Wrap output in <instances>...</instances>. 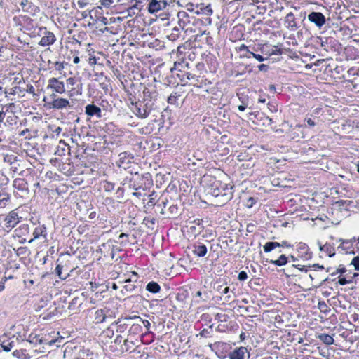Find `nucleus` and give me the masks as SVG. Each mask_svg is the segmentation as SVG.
Masks as SVG:
<instances>
[{
	"label": "nucleus",
	"mask_w": 359,
	"mask_h": 359,
	"mask_svg": "<svg viewBox=\"0 0 359 359\" xmlns=\"http://www.w3.org/2000/svg\"><path fill=\"white\" fill-rule=\"evenodd\" d=\"M48 109L55 110H62L67 107H72L69 100L60 97L56 94L52 93L48 97H44L43 100Z\"/></svg>",
	"instance_id": "nucleus-5"
},
{
	"label": "nucleus",
	"mask_w": 359,
	"mask_h": 359,
	"mask_svg": "<svg viewBox=\"0 0 359 359\" xmlns=\"http://www.w3.org/2000/svg\"><path fill=\"white\" fill-rule=\"evenodd\" d=\"M60 143L62 144L63 147H61L60 146H58L57 147L56 151H55V154L61 156L65 155V147H66V144H65V142L62 140H61L60 142Z\"/></svg>",
	"instance_id": "nucleus-56"
},
{
	"label": "nucleus",
	"mask_w": 359,
	"mask_h": 359,
	"mask_svg": "<svg viewBox=\"0 0 359 359\" xmlns=\"http://www.w3.org/2000/svg\"><path fill=\"white\" fill-rule=\"evenodd\" d=\"M229 359H249L250 353L246 347L241 346L229 353Z\"/></svg>",
	"instance_id": "nucleus-16"
},
{
	"label": "nucleus",
	"mask_w": 359,
	"mask_h": 359,
	"mask_svg": "<svg viewBox=\"0 0 359 359\" xmlns=\"http://www.w3.org/2000/svg\"><path fill=\"white\" fill-rule=\"evenodd\" d=\"M9 199L10 197L8 194L4 191L0 192V208L6 207Z\"/></svg>",
	"instance_id": "nucleus-49"
},
{
	"label": "nucleus",
	"mask_w": 359,
	"mask_h": 359,
	"mask_svg": "<svg viewBox=\"0 0 359 359\" xmlns=\"http://www.w3.org/2000/svg\"><path fill=\"white\" fill-rule=\"evenodd\" d=\"M307 22L304 25L309 27H314L320 33L325 32L330 27V18L326 17L323 13L319 11H310L306 16Z\"/></svg>",
	"instance_id": "nucleus-2"
},
{
	"label": "nucleus",
	"mask_w": 359,
	"mask_h": 359,
	"mask_svg": "<svg viewBox=\"0 0 359 359\" xmlns=\"http://www.w3.org/2000/svg\"><path fill=\"white\" fill-rule=\"evenodd\" d=\"M181 34V28L175 27L172 29L171 34L168 36V39L171 41L177 40Z\"/></svg>",
	"instance_id": "nucleus-50"
},
{
	"label": "nucleus",
	"mask_w": 359,
	"mask_h": 359,
	"mask_svg": "<svg viewBox=\"0 0 359 359\" xmlns=\"http://www.w3.org/2000/svg\"><path fill=\"white\" fill-rule=\"evenodd\" d=\"M180 95L177 92L172 93L170 96L167 99V102L168 104L171 105H175V107L178 106V99Z\"/></svg>",
	"instance_id": "nucleus-45"
},
{
	"label": "nucleus",
	"mask_w": 359,
	"mask_h": 359,
	"mask_svg": "<svg viewBox=\"0 0 359 359\" xmlns=\"http://www.w3.org/2000/svg\"><path fill=\"white\" fill-rule=\"evenodd\" d=\"M20 6L24 12L34 14L37 11H39L38 6L28 0H22L20 3Z\"/></svg>",
	"instance_id": "nucleus-31"
},
{
	"label": "nucleus",
	"mask_w": 359,
	"mask_h": 359,
	"mask_svg": "<svg viewBox=\"0 0 359 359\" xmlns=\"http://www.w3.org/2000/svg\"><path fill=\"white\" fill-rule=\"evenodd\" d=\"M15 345V342L11 339H5L2 341L1 346L4 351L8 352L10 351Z\"/></svg>",
	"instance_id": "nucleus-44"
},
{
	"label": "nucleus",
	"mask_w": 359,
	"mask_h": 359,
	"mask_svg": "<svg viewBox=\"0 0 359 359\" xmlns=\"http://www.w3.org/2000/svg\"><path fill=\"white\" fill-rule=\"evenodd\" d=\"M135 349V344L133 341L130 340L128 338L123 339V345L119 351H121V355L124 354L125 353H132Z\"/></svg>",
	"instance_id": "nucleus-29"
},
{
	"label": "nucleus",
	"mask_w": 359,
	"mask_h": 359,
	"mask_svg": "<svg viewBox=\"0 0 359 359\" xmlns=\"http://www.w3.org/2000/svg\"><path fill=\"white\" fill-rule=\"evenodd\" d=\"M169 212L172 217H175L178 215V207L177 205H172L168 208Z\"/></svg>",
	"instance_id": "nucleus-61"
},
{
	"label": "nucleus",
	"mask_w": 359,
	"mask_h": 359,
	"mask_svg": "<svg viewBox=\"0 0 359 359\" xmlns=\"http://www.w3.org/2000/svg\"><path fill=\"white\" fill-rule=\"evenodd\" d=\"M297 251L298 257L303 260H310L313 257V252L310 250L309 245L300 242L297 245Z\"/></svg>",
	"instance_id": "nucleus-14"
},
{
	"label": "nucleus",
	"mask_w": 359,
	"mask_h": 359,
	"mask_svg": "<svg viewBox=\"0 0 359 359\" xmlns=\"http://www.w3.org/2000/svg\"><path fill=\"white\" fill-rule=\"evenodd\" d=\"M208 249L205 245L201 243H196L193 245L192 252L198 257H203L207 254Z\"/></svg>",
	"instance_id": "nucleus-28"
},
{
	"label": "nucleus",
	"mask_w": 359,
	"mask_h": 359,
	"mask_svg": "<svg viewBox=\"0 0 359 359\" xmlns=\"http://www.w3.org/2000/svg\"><path fill=\"white\" fill-rule=\"evenodd\" d=\"M46 90H50L55 94H62L65 92V83L57 78L52 77L48 81Z\"/></svg>",
	"instance_id": "nucleus-9"
},
{
	"label": "nucleus",
	"mask_w": 359,
	"mask_h": 359,
	"mask_svg": "<svg viewBox=\"0 0 359 359\" xmlns=\"http://www.w3.org/2000/svg\"><path fill=\"white\" fill-rule=\"evenodd\" d=\"M232 188V186L228 184L213 179L208 192L215 197H222L224 202H227L233 197Z\"/></svg>",
	"instance_id": "nucleus-3"
},
{
	"label": "nucleus",
	"mask_w": 359,
	"mask_h": 359,
	"mask_svg": "<svg viewBox=\"0 0 359 359\" xmlns=\"http://www.w3.org/2000/svg\"><path fill=\"white\" fill-rule=\"evenodd\" d=\"M128 333L130 336L142 335V334H144L142 323H140L139 321L137 320L133 324L130 323Z\"/></svg>",
	"instance_id": "nucleus-32"
},
{
	"label": "nucleus",
	"mask_w": 359,
	"mask_h": 359,
	"mask_svg": "<svg viewBox=\"0 0 359 359\" xmlns=\"http://www.w3.org/2000/svg\"><path fill=\"white\" fill-rule=\"evenodd\" d=\"M355 241L356 239L355 237L349 240L339 238L338 241L341 242V244L337 248L338 250L344 251L346 254H354V252L351 250V249L352 248L353 243L355 242Z\"/></svg>",
	"instance_id": "nucleus-21"
},
{
	"label": "nucleus",
	"mask_w": 359,
	"mask_h": 359,
	"mask_svg": "<svg viewBox=\"0 0 359 359\" xmlns=\"http://www.w3.org/2000/svg\"><path fill=\"white\" fill-rule=\"evenodd\" d=\"M168 6L166 1H158V0H151L148 4V11L150 13H155L163 8H165Z\"/></svg>",
	"instance_id": "nucleus-19"
},
{
	"label": "nucleus",
	"mask_w": 359,
	"mask_h": 359,
	"mask_svg": "<svg viewBox=\"0 0 359 359\" xmlns=\"http://www.w3.org/2000/svg\"><path fill=\"white\" fill-rule=\"evenodd\" d=\"M85 113L90 117L95 116L97 118H100L102 116L101 109L94 104H87L85 107Z\"/></svg>",
	"instance_id": "nucleus-23"
},
{
	"label": "nucleus",
	"mask_w": 359,
	"mask_h": 359,
	"mask_svg": "<svg viewBox=\"0 0 359 359\" xmlns=\"http://www.w3.org/2000/svg\"><path fill=\"white\" fill-rule=\"evenodd\" d=\"M236 50H237V51H238L240 53L243 52V53L240 55V57L241 58H248V59H249V58L251 57V55L253 53V51L250 50L249 47L247 46L245 44H241L240 46H238L236 48Z\"/></svg>",
	"instance_id": "nucleus-39"
},
{
	"label": "nucleus",
	"mask_w": 359,
	"mask_h": 359,
	"mask_svg": "<svg viewBox=\"0 0 359 359\" xmlns=\"http://www.w3.org/2000/svg\"><path fill=\"white\" fill-rule=\"evenodd\" d=\"M17 235L21 236L22 235H26L29 233V227L28 224H22L18 229L15 230Z\"/></svg>",
	"instance_id": "nucleus-51"
},
{
	"label": "nucleus",
	"mask_w": 359,
	"mask_h": 359,
	"mask_svg": "<svg viewBox=\"0 0 359 359\" xmlns=\"http://www.w3.org/2000/svg\"><path fill=\"white\" fill-rule=\"evenodd\" d=\"M156 108V106H154L153 103L142 99L138 101H131L130 106L132 112L140 118H146Z\"/></svg>",
	"instance_id": "nucleus-4"
},
{
	"label": "nucleus",
	"mask_w": 359,
	"mask_h": 359,
	"mask_svg": "<svg viewBox=\"0 0 359 359\" xmlns=\"http://www.w3.org/2000/svg\"><path fill=\"white\" fill-rule=\"evenodd\" d=\"M102 189L105 192H111L115 189V184L114 182L104 180L101 182Z\"/></svg>",
	"instance_id": "nucleus-47"
},
{
	"label": "nucleus",
	"mask_w": 359,
	"mask_h": 359,
	"mask_svg": "<svg viewBox=\"0 0 359 359\" xmlns=\"http://www.w3.org/2000/svg\"><path fill=\"white\" fill-rule=\"evenodd\" d=\"M5 226L6 228L12 229L19 222V217L17 212L11 211L5 218Z\"/></svg>",
	"instance_id": "nucleus-26"
},
{
	"label": "nucleus",
	"mask_w": 359,
	"mask_h": 359,
	"mask_svg": "<svg viewBox=\"0 0 359 359\" xmlns=\"http://www.w3.org/2000/svg\"><path fill=\"white\" fill-rule=\"evenodd\" d=\"M212 325L210 326L209 328L203 329L200 333L199 335L202 337H210L212 336L213 331L212 329Z\"/></svg>",
	"instance_id": "nucleus-54"
},
{
	"label": "nucleus",
	"mask_w": 359,
	"mask_h": 359,
	"mask_svg": "<svg viewBox=\"0 0 359 359\" xmlns=\"http://www.w3.org/2000/svg\"><path fill=\"white\" fill-rule=\"evenodd\" d=\"M156 196L155 195L154 192H153L151 194L149 195V200L147 202V205L149 206L156 205L157 203L156 202Z\"/></svg>",
	"instance_id": "nucleus-60"
},
{
	"label": "nucleus",
	"mask_w": 359,
	"mask_h": 359,
	"mask_svg": "<svg viewBox=\"0 0 359 359\" xmlns=\"http://www.w3.org/2000/svg\"><path fill=\"white\" fill-rule=\"evenodd\" d=\"M142 100L153 103L154 106H156V103L158 99V93L154 88H149L145 87L143 92Z\"/></svg>",
	"instance_id": "nucleus-18"
},
{
	"label": "nucleus",
	"mask_w": 359,
	"mask_h": 359,
	"mask_svg": "<svg viewBox=\"0 0 359 359\" xmlns=\"http://www.w3.org/2000/svg\"><path fill=\"white\" fill-rule=\"evenodd\" d=\"M318 339L325 345H332L334 342L333 337L325 333L320 334L318 336Z\"/></svg>",
	"instance_id": "nucleus-41"
},
{
	"label": "nucleus",
	"mask_w": 359,
	"mask_h": 359,
	"mask_svg": "<svg viewBox=\"0 0 359 359\" xmlns=\"http://www.w3.org/2000/svg\"><path fill=\"white\" fill-rule=\"evenodd\" d=\"M39 35H43L41 41L39 42V45L41 46H48L53 45L56 41L55 35L47 30L46 27H39V32L37 33Z\"/></svg>",
	"instance_id": "nucleus-8"
},
{
	"label": "nucleus",
	"mask_w": 359,
	"mask_h": 359,
	"mask_svg": "<svg viewBox=\"0 0 359 359\" xmlns=\"http://www.w3.org/2000/svg\"><path fill=\"white\" fill-rule=\"evenodd\" d=\"M289 262V257H287L285 255H281L278 259L276 260H270L269 262L272 264H274L277 266H282L286 265Z\"/></svg>",
	"instance_id": "nucleus-40"
},
{
	"label": "nucleus",
	"mask_w": 359,
	"mask_h": 359,
	"mask_svg": "<svg viewBox=\"0 0 359 359\" xmlns=\"http://www.w3.org/2000/svg\"><path fill=\"white\" fill-rule=\"evenodd\" d=\"M108 312L109 310L106 309H100L96 310L94 313V323L98 324L104 322L107 318V313Z\"/></svg>",
	"instance_id": "nucleus-35"
},
{
	"label": "nucleus",
	"mask_w": 359,
	"mask_h": 359,
	"mask_svg": "<svg viewBox=\"0 0 359 359\" xmlns=\"http://www.w3.org/2000/svg\"><path fill=\"white\" fill-rule=\"evenodd\" d=\"M33 178L30 176L28 179L16 178L13 182L14 187V194L17 198H27L29 195V189L28 187V180Z\"/></svg>",
	"instance_id": "nucleus-6"
},
{
	"label": "nucleus",
	"mask_w": 359,
	"mask_h": 359,
	"mask_svg": "<svg viewBox=\"0 0 359 359\" xmlns=\"http://www.w3.org/2000/svg\"><path fill=\"white\" fill-rule=\"evenodd\" d=\"M121 184L135 191H148L153 186V180L149 172L140 175L135 172H130L129 175L125 177Z\"/></svg>",
	"instance_id": "nucleus-1"
},
{
	"label": "nucleus",
	"mask_w": 359,
	"mask_h": 359,
	"mask_svg": "<svg viewBox=\"0 0 359 359\" xmlns=\"http://www.w3.org/2000/svg\"><path fill=\"white\" fill-rule=\"evenodd\" d=\"M17 339H20L22 341L26 340L27 341L34 345L48 344V342L43 336L37 334L35 332H32L28 335L27 337L26 336V334L25 333L22 335L18 333V337H17Z\"/></svg>",
	"instance_id": "nucleus-10"
},
{
	"label": "nucleus",
	"mask_w": 359,
	"mask_h": 359,
	"mask_svg": "<svg viewBox=\"0 0 359 359\" xmlns=\"http://www.w3.org/2000/svg\"><path fill=\"white\" fill-rule=\"evenodd\" d=\"M209 347L215 353L218 358L224 359L229 356L228 351L230 349V345L226 342L217 341L209 344Z\"/></svg>",
	"instance_id": "nucleus-7"
},
{
	"label": "nucleus",
	"mask_w": 359,
	"mask_h": 359,
	"mask_svg": "<svg viewBox=\"0 0 359 359\" xmlns=\"http://www.w3.org/2000/svg\"><path fill=\"white\" fill-rule=\"evenodd\" d=\"M237 96L241 103L238 107L240 111H244L248 107L251 109V107L250 106L251 100L248 95L244 93H238Z\"/></svg>",
	"instance_id": "nucleus-25"
},
{
	"label": "nucleus",
	"mask_w": 359,
	"mask_h": 359,
	"mask_svg": "<svg viewBox=\"0 0 359 359\" xmlns=\"http://www.w3.org/2000/svg\"><path fill=\"white\" fill-rule=\"evenodd\" d=\"M95 355L89 349L80 348L74 359H95Z\"/></svg>",
	"instance_id": "nucleus-36"
},
{
	"label": "nucleus",
	"mask_w": 359,
	"mask_h": 359,
	"mask_svg": "<svg viewBox=\"0 0 359 359\" xmlns=\"http://www.w3.org/2000/svg\"><path fill=\"white\" fill-rule=\"evenodd\" d=\"M134 156L130 151H123L119 154L118 160L116 162L118 167L126 170L130 168V164L133 162Z\"/></svg>",
	"instance_id": "nucleus-12"
},
{
	"label": "nucleus",
	"mask_w": 359,
	"mask_h": 359,
	"mask_svg": "<svg viewBox=\"0 0 359 359\" xmlns=\"http://www.w3.org/2000/svg\"><path fill=\"white\" fill-rule=\"evenodd\" d=\"M178 19L183 20L185 22L189 24L191 22L190 16L189 13L184 11H180L177 13Z\"/></svg>",
	"instance_id": "nucleus-53"
},
{
	"label": "nucleus",
	"mask_w": 359,
	"mask_h": 359,
	"mask_svg": "<svg viewBox=\"0 0 359 359\" xmlns=\"http://www.w3.org/2000/svg\"><path fill=\"white\" fill-rule=\"evenodd\" d=\"M307 135L306 126L302 124H297L289 132V136L292 140H299L305 138Z\"/></svg>",
	"instance_id": "nucleus-15"
},
{
	"label": "nucleus",
	"mask_w": 359,
	"mask_h": 359,
	"mask_svg": "<svg viewBox=\"0 0 359 359\" xmlns=\"http://www.w3.org/2000/svg\"><path fill=\"white\" fill-rule=\"evenodd\" d=\"M183 77L186 78L187 80L193 81L196 83L199 82V79H200L199 76H198L195 74H193L191 72H185L183 74Z\"/></svg>",
	"instance_id": "nucleus-52"
},
{
	"label": "nucleus",
	"mask_w": 359,
	"mask_h": 359,
	"mask_svg": "<svg viewBox=\"0 0 359 359\" xmlns=\"http://www.w3.org/2000/svg\"><path fill=\"white\" fill-rule=\"evenodd\" d=\"M205 62L208 66L209 71L212 73H215L219 67L217 58L212 55H208L205 58Z\"/></svg>",
	"instance_id": "nucleus-34"
},
{
	"label": "nucleus",
	"mask_w": 359,
	"mask_h": 359,
	"mask_svg": "<svg viewBox=\"0 0 359 359\" xmlns=\"http://www.w3.org/2000/svg\"><path fill=\"white\" fill-rule=\"evenodd\" d=\"M13 20L18 25H25L27 30H31L34 27V20L27 15L15 16Z\"/></svg>",
	"instance_id": "nucleus-20"
},
{
	"label": "nucleus",
	"mask_w": 359,
	"mask_h": 359,
	"mask_svg": "<svg viewBox=\"0 0 359 359\" xmlns=\"http://www.w3.org/2000/svg\"><path fill=\"white\" fill-rule=\"evenodd\" d=\"M83 304V298L75 297H74L72 301L69 304L68 309L74 313H77L80 311L81 307Z\"/></svg>",
	"instance_id": "nucleus-33"
},
{
	"label": "nucleus",
	"mask_w": 359,
	"mask_h": 359,
	"mask_svg": "<svg viewBox=\"0 0 359 359\" xmlns=\"http://www.w3.org/2000/svg\"><path fill=\"white\" fill-rule=\"evenodd\" d=\"M305 125L304 126H309L310 128H313L316 125V123L312 119L311 117H306L304 119Z\"/></svg>",
	"instance_id": "nucleus-59"
},
{
	"label": "nucleus",
	"mask_w": 359,
	"mask_h": 359,
	"mask_svg": "<svg viewBox=\"0 0 359 359\" xmlns=\"http://www.w3.org/2000/svg\"><path fill=\"white\" fill-rule=\"evenodd\" d=\"M317 244L320 251L325 252L328 257H332L335 255L336 252L334 243L327 242L325 244H322L321 242L318 241Z\"/></svg>",
	"instance_id": "nucleus-22"
},
{
	"label": "nucleus",
	"mask_w": 359,
	"mask_h": 359,
	"mask_svg": "<svg viewBox=\"0 0 359 359\" xmlns=\"http://www.w3.org/2000/svg\"><path fill=\"white\" fill-rule=\"evenodd\" d=\"M13 355L17 358L29 359V354L25 349L15 350L13 352Z\"/></svg>",
	"instance_id": "nucleus-48"
},
{
	"label": "nucleus",
	"mask_w": 359,
	"mask_h": 359,
	"mask_svg": "<svg viewBox=\"0 0 359 359\" xmlns=\"http://www.w3.org/2000/svg\"><path fill=\"white\" fill-rule=\"evenodd\" d=\"M146 290H147L149 292L156 294L160 292L161 286L158 283L155 281H150L146 285Z\"/></svg>",
	"instance_id": "nucleus-42"
},
{
	"label": "nucleus",
	"mask_w": 359,
	"mask_h": 359,
	"mask_svg": "<svg viewBox=\"0 0 359 359\" xmlns=\"http://www.w3.org/2000/svg\"><path fill=\"white\" fill-rule=\"evenodd\" d=\"M337 278L338 283L340 285H345L353 283V280L351 278V273H346L345 275L343 274L342 276H339Z\"/></svg>",
	"instance_id": "nucleus-43"
},
{
	"label": "nucleus",
	"mask_w": 359,
	"mask_h": 359,
	"mask_svg": "<svg viewBox=\"0 0 359 359\" xmlns=\"http://www.w3.org/2000/svg\"><path fill=\"white\" fill-rule=\"evenodd\" d=\"M27 251V248L26 247H20L15 250V252L17 256L19 257L20 255H25Z\"/></svg>",
	"instance_id": "nucleus-64"
},
{
	"label": "nucleus",
	"mask_w": 359,
	"mask_h": 359,
	"mask_svg": "<svg viewBox=\"0 0 359 359\" xmlns=\"http://www.w3.org/2000/svg\"><path fill=\"white\" fill-rule=\"evenodd\" d=\"M230 288L228 286L224 287L223 285H219L217 287V291L221 294H226L229 292Z\"/></svg>",
	"instance_id": "nucleus-58"
},
{
	"label": "nucleus",
	"mask_w": 359,
	"mask_h": 359,
	"mask_svg": "<svg viewBox=\"0 0 359 359\" xmlns=\"http://www.w3.org/2000/svg\"><path fill=\"white\" fill-rule=\"evenodd\" d=\"M69 271V267L67 264L62 265V264H57L55 271L56 275L61 279V280H65L69 277H71L72 274L67 273V272Z\"/></svg>",
	"instance_id": "nucleus-30"
},
{
	"label": "nucleus",
	"mask_w": 359,
	"mask_h": 359,
	"mask_svg": "<svg viewBox=\"0 0 359 359\" xmlns=\"http://www.w3.org/2000/svg\"><path fill=\"white\" fill-rule=\"evenodd\" d=\"M320 46L327 53L334 52L337 46L339 45L338 41L332 37H319Z\"/></svg>",
	"instance_id": "nucleus-13"
},
{
	"label": "nucleus",
	"mask_w": 359,
	"mask_h": 359,
	"mask_svg": "<svg viewBox=\"0 0 359 359\" xmlns=\"http://www.w3.org/2000/svg\"><path fill=\"white\" fill-rule=\"evenodd\" d=\"M284 24L285 27L291 31H295L299 28L294 15L292 12H290L285 16Z\"/></svg>",
	"instance_id": "nucleus-27"
},
{
	"label": "nucleus",
	"mask_w": 359,
	"mask_h": 359,
	"mask_svg": "<svg viewBox=\"0 0 359 359\" xmlns=\"http://www.w3.org/2000/svg\"><path fill=\"white\" fill-rule=\"evenodd\" d=\"M46 227L44 225H40L35 228L33 232V238H32L29 243H32L34 240L39 238L42 236L44 238H46Z\"/></svg>",
	"instance_id": "nucleus-38"
},
{
	"label": "nucleus",
	"mask_w": 359,
	"mask_h": 359,
	"mask_svg": "<svg viewBox=\"0 0 359 359\" xmlns=\"http://www.w3.org/2000/svg\"><path fill=\"white\" fill-rule=\"evenodd\" d=\"M123 337L121 334H117L114 341L109 346V350L116 355H121V351L119 348L122 347Z\"/></svg>",
	"instance_id": "nucleus-24"
},
{
	"label": "nucleus",
	"mask_w": 359,
	"mask_h": 359,
	"mask_svg": "<svg viewBox=\"0 0 359 359\" xmlns=\"http://www.w3.org/2000/svg\"><path fill=\"white\" fill-rule=\"evenodd\" d=\"M131 320H133V316L124 318H118L117 320L113 322V326L115 328L116 332L118 334H121L126 331H128L130 327V321Z\"/></svg>",
	"instance_id": "nucleus-11"
},
{
	"label": "nucleus",
	"mask_w": 359,
	"mask_h": 359,
	"mask_svg": "<svg viewBox=\"0 0 359 359\" xmlns=\"http://www.w3.org/2000/svg\"><path fill=\"white\" fill-rule=\"evenodd\" d=\"M309 276L312 281L316 280L318 283H320L321 280L324 278L323 276H322L320 274H318L317 271H315L313 273H310Z\"/></svg>",
	"instance_id": "nucleus-55"
},
{
	"label": "nucleus",
	"mask_w": 359,
	"mask_h": 359,
	"mask_svg": "<svg viewBox=\"0 0 359 359\" xmlns=\"http://www.w3.org/2000/svg\"><path fill=\"white\" fill-rule=\"evenodd\" d=\"M133 320L139 321L140 323H142V327H144L146 329L145 332L144 334H142V340L144 341V338L151 337V339H149L147 342L149 343V342L152 341H153L152 338L154 337V334L152 332L149 331V328L151 327L150 322L147 320H143L140 316H134Z\"/></svg>",
	"instance_id": "nucleus-17"
},
{
	"label": "nucleus",
	"mask_w": 359,
	"mask_h": 359,
	"mask_svg": "<svg viewBox=\"0 0 359 359\" xmlns=\"http://www.w3.org/2000/svg\"><path fill=\"white\" fill-rule=\"evenodd\" d=\"M326 272L329 273L330 275H329V276H327V277L324 278L323 279H322L320 283H318L319 287L324 285V284L325 283L334 282L337 279L335 278V276L337 275V273H336V270L334 271H332V267H327L326 269Z\"/></svg>",
	"instance_id": "nucleus-37"
},
{
	"label": "nucleus",
	"mask_w": 359,
	"mask_h": 359,
	"mask_svg": "<svg viewBox=\"0 0 359 359\" xmlns=\"http://www.w3.org/2000/svg\"><path fill=\"white\" fill-rule=\"evenodd\" d=\"M115 328L113 326V323H111L109 327H108L107 328V330L104 331V334H106V336H107L108 337H110L111 338L114 334V332H115Z\"/></svg>",
	"instance_id": "nucleus-57"
},
{
	"label": "nucleus",
	"mask_w": 359,
	"mask_h": 359,
	"mask_svg": "<svg viewBox=\"0 0 359 359\" xmlns=\"http://www.w3.org/2000/svg\"><path fill=\"white\" fill-rule=\"evenodd\" d=\"M351 264L354 266L355 271H359V256L355 257L352 259Z\"/></svg>",
	"instance_id": "nucleus-63"
},
{
	"label": "nucleus",
	"mask_w": 359,
	"mask_h": 359,
	"mask_svg": "<svg viewBox=\"0 0 359 359\" xmlns=\"http://www.w3.org/2000/svg\"><path fill=\"white\" fill-rule=\"evenodd\" d=\"M251 57H253L254 58H255L259 62H264V61L267 60L269 59L268 55L266 57H264L262 55L257 54V53H255L254 52L252 54Z\"/></svg>",
	"instance_id": "nucleus-62"
},
{
	"label": "nucleus",
	"mask_w": 359,
	"mask_h": 359,
	"mask_svg": "<svg viewBox=\"0 0 359 359\" xmlns=\"http://www.w3.org/2000/svg\"><path fill=\"white\" fill-rule=\"evenodd\" d=\"M277 247H280L278 242L269 241L263 246L264 252H270Z\"/></svg>",
	"instance_id": "nucleus-46"
}]
</instances>
